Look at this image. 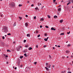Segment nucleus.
<instances>
[{"instance_id": "14", "label": "nucleus", "mask_w": 73, "mask_h": 73, "mask_svg": "<svg viewBox=\"0 0 73 73\" xmlns=\"http://www.w3.org/2000/svg\"><path fill=\"white\" fill-rule=\"evenodd\" d=\"M45 68L46 69V70H49V68H48L46 67H45Z\"/></svg>"}, {"instance_id": "55", "label": "nucleus", "mask_w": 73, "mask_h": 73, "mask_svg": "<svg viewBox=\"0 0 73 73\" xmlns=\"http://www.w3.org/2000/svg\"><path fill=\"white\" fill-rule=\"evenodd\" d=\"M67 34H68V35H69V32H68Z\"/></svg>"}, {"instance_id": "28", "label": "nucleus", "mask_w": 73, "mask_h": 73, "mask_svg": "<svg viewBox=\"0 0 73 73\" xmlns=\"http://www.w3.org/2000/svg\"><path fill=\"white\" fill-rule=\"evenodd\" d=\"M54 29V28H53V27H52V28H51V29L53 31Z\"/></svg>"}, {"instance_id": "36", "label": "nucleus", "mask_w": 73, "mask_h": 73, "mask_svg": "<svg viewBox=\"0 0 73 73\" xmlns=\"http://www.w3.org/2000/svg\"><path fill=\"white\" fill-rule=\"evenodd\" d=\"M43 47L44 48H45V47H46V45H44V46Z\"/></svg>"}, {"instance_id": "37", "label": "nucleus", "mask_w": 73, "mask_h": 73, "mask_svg": "<svg viewBox=\"0 0 73 73\" xmlns=\"http://www.w3.org/2000/svg\"><path fill=\"white\" fill-rule=\"evenodd\" d=\"M36 19V16L34 17V19Z\"/></svg>"}, {"instance_id": "41", "label": "nucleus", "mask_w": 73, "mask_h": 73, "mask_svg": "<svg viewBox=\"0 0 73 73\" xmlns=\"http://www.w3.org/2000/svg\"><path fill=\"white\" fill-rule=\"evenodd\" d=\"M53 2L54 3V2H55V1H56V0H53Z\"/></svg>"}, {"instance_id": "27", "label": "nucleus", "mask_w": 73, "mask_h": 73, "mask_svg": "<svg viewBox=\"0 0 73 73\" xmlns=\"http://www.w3.org/2000/svg\"><path fill=\"white\" fill-rule=\"evenodd\" d=\"M19 19H20V20H21L22 19V18L20 17H19Z\"/></svg>"}, {"instance_id": "46", "label": "nucleus", "mask_w": 73, "mask_h": 73, "mask_svg": "<svg viewBox=\"0 0 73 73\" xmlns=\"http://www.w3.org/2000/svg\"><path fill=\"white\" fill-rule=\"evenodd\" d=\"M68 73H71V72L69 71L68 72Z\"/></svg>"}, {"instance_id": "57", "label": "nucleus", "mask_w": 73, "mask_h": 73, "mask_svg": "<svg viewBox=\"0 0 73 73\" xmlns=\"http://www.w3.org/2000/svg\"><path fill=\"white\" fill-rule=\"evenodd\" d=\"M1 17H3V15H1Z\"/></svg>"}, {"instance_id": "11", "label": "nucleus", "mask_w": 73, "mask_h": 73, "mask_svg": "<svg viewBox=\"0 0 73 73\" xmlns=\"http://www.w3.org/2000/svg\"><path fill=\"white\" fill-rule=\"evenodd\" d=\"M16 23H15L13 24V27H15V26H16Z\"/></svg>"}, {"instance_id": "35", "label": "nucleus", "mask_w": 73, "mask_h": 73, "mask_svg": "<svg viewBox=\"0 0 73 73\" xmlns=\"http://www.w3.org/2000/svg\"><path fill=\"white\" fill-rule=\"evenodd\" d=\"M40 35H39L37 37H40Z\"/></svg>"}, {"instance_id": "17", "label": "nucleus", "mask_w": 73, "mask_h": 73, "mask_svg": "<svg viewBox=\"0 0 73 73\" xmlns=\"http://www.w3.org/2000/svg\"><path fill=\"white\" fill-rule=\"evenodd\" d=\"M70 44H68L67 45V46H68V47H70Z\"/></svg>"}, {"instance_id": "45", "label": "nucleus", "mask_w": 73, "mask_h": 73, "mask_svg": "<svg viewBox=\"0 0 73 73\" xmlns=\"http://www.w3.org/2000/svg\"><path fill=\"white\" fill-rule=\"evenodd\" d=\"M36 48H38V46L37 45H36Z\"/></svg>"}, {"instance_id": "34", "label": "nucleus", "mask_w": 73, "mask_h": 73, "mask_svg": "<svg viewBox=\"0 0 73 73\" xmlns=\"http://www.w3.org/2000/svg\"><path fill=\"white\" fill-rule=\"evenodd\" d=\"M44 36H47V34H46V33L45 34Z\"/></svg>"}, {"instance_id": "39", "label": "nucleus", "mask_w": 73, "mask_h": 73, "mask_svg": "<svg viewBox=\"0 0 73 73\" xmlns=\"http://www.w3.org/2000/svg\"><path fill=\"white\" fill-rule=\"evenodd\" d=\"M7 35H11V34H10V33H8L7 34Z\"/></svg>"}, {"instance_id": "25", "label": "nucleus", "mask_w": 73, "mask_h": 73, "mask_svg": "<svg viewBox=\"0 0 73 73\" xmlns=\"http://www.w3.org/2000/svg\"><path fill=\"white\" fill-rule=\"evenodd\" d=\"M64 35V33H62L60 34V35Z\"/></svg>"}, {"instance_id": "15", "label": "nucleus", "mask_w": 73, "mask_h": 73, "mask_svg": "<svg viewBox=\"0 0 73 73\" xmlns=\"http://www.w3.org/2000/svg\"><path fill=\"white\" fill-rule=\"evenodd\" d=\"M31 49H32V47L29 48V50H31Z\"/></svg>"}, {"instance_id": "9", "label": "nucleus", "mask_w": 73, "mask_h": 73, "mask_svg": "<svg viewBox=\"0 0 73 73\" xmlns=\"http://www.w3.org/2000/svg\"><path fill=\"white\" fill-rule=\"evenodd\" d=\"M44 40L45 41H48V39L46 38H44Z\"/></svg>"}, {"instance_id": "58", "label": "nucleus", "mask_w": 73, "mask_h": 73, "mask_svg": "<svg viewBox=\"0 0 73 73\" xmlns=\"http://www.w3.org/2000/svg\"><path fill=\"white\" fill-rule=\"evenodd\" d=\"M67 58H69V56H67Z\"/></svg>"}, {"instance_id": "52", "label": "nucleus", "mask_w": 73, "mask_h": 73, "mask_svg": "<svg viewBox=\"0 0 73 73\" xmlns=\"http://www.w3.org/2000/svg\"><path fill=\"white\" fill-rule=\"evenodd\" d=\"M20 48H22V46H20Z\"/></svg>"}, {"instance_id": "4", "label": "nucleus", "mask_w": 73, "mask_h": 73, "mask_svg": "<svg viewBox=\"0 0 73 73\" xmlns=\"http://www.w3.org/2000/svg\"><path fill=\"white\" fill-rule=\"evenodd\" d=\"M20 47H19V48H16V49L17 50V51H19V50H20Z\"/></svg>"}, {"instance_id": "10", "label": "nucleus", "mask_w": 73, "mask_h": 73, "mask_svg": "<svg viewBox=\"0 0 73 73\" xmlns=\"http://www.w3.org/2000/svg\"><path fill=\"white\" fill-rule=\"evenodd\" d=\"M70 2H73V0H68Z\"/></svg>"}, {"instance_id": "60", "label": "nucleus", "mask_w": 73, "mask_h": 73, "mask_svg": "<svg viewBox=\"0 0 73 73\" xmlns=\"http://www.w3.org/2000/svg\"><path fill=\"white\" fill-rule=\"evenodd\" d=\"M58 7H61V5H59Z\"/></svg>"}, {"instance_id": "47", "label": "nucleus", "mask_w": 73, "mask_h": 73, "mask_svg": "<svg viewBox=\"0 0 73 73\" xmlns=\"http://www.w3.org/2000/svg\"><path fill=\"white\" fill-rule=\"evenodd\" d=\"M42 26H40V28H42Z\"/></svg>"}, {"instance_id": "26", "label": "nucleus", "mask_w": 73, "mask_h": 73, "mask_svg": "<svg viewBox=\"0 0 73 73\" xmlns=\"http://www.w3.org/2000/svg\"><path fill=\"white\" fill-rule=\"evenodd\" d=\"M36 33H38V31H36Z\"/></svg>"}, {"instance_id": "49", "label": "nucleus", "mask_w": 73, "mask_h": 73, "mask_svg": "<svg viewBox=\"0 0 73 73\" xmlns=\"http://www.w3.org/2000/svg\"><path fill=\"white\" fill-rule=\"evenodd\" d=\"M26 42V40H24V42Z\"/></svg>"}, {"instance_id": "33", "label": "nucleus", "mask_w": 73, "mask_h": 73, "mask_svg": "<svg viewBox=\"0 0 73 73\" xmlns=\"http://www.w3.org/2000/svg\"><path fill=\"white\" fill-rule=\"evenodd\" d=\"M2 38H3V39H4V38H5V37H4V36H3L2 37Z\"/></svg>"}, {"instance_id": "5", "label": "nucleus", "mask_w": 73, "mask_h": 73, "mask_svg": "<svg viewBox=\"0 0 73 73\" xmlns=\"http://www.w3.org/2000/svg\"><path fill=\"white\" fill-rule=\"evenodd\" d=\"M20 63V60H18L17 62V64H18V65H19Z\"/></svg>"}, {"instance_id": "59", "label": "nucleus", "mask_w": 73, "mask_h": 73, "mask_svg": "<svg viewBox=\"0 0 73 73\" xmlns=\"http://www.w3.org/2000/svg\"><path fill=\"white\" fill-rule=\"evenodd\" d=\"M5 37H6V36H7V35H5Z\"/></svg>"}, {"instance_id": "56", "label": "nucleus", "mask_w": 73, "mask_h": 73, "mask_svg": "<svg viewBox=\"0 0 73 73\" xmlns=\"http://www.w3.org/2000/svg\"><path fill=\"white\" fill-rule=\"evenodd\" d=\"M46 73H50V72H46Z\"/></svg>"}, {"instance_id": "62", "label": "nucleus", "mask_w": 73, "mask_h": 73, "mask_svg": "<svg viewBox=\"0 0 73 73\" xmlns=\"http://www.w3.org/2000/svg\"><path fill=\"white\" fill-rule=\"evenodd\" d=\"M55 46H57V45H55Z\"/></svg>"}, {"instance_id": "16", "label": "nucleus", "mask_w": 73, "mask_h": 73, "mask_svg": "<svg viewBox=\"0 0 73 73\" xmlns=\"http://www.w3.org/2000/svg\"><path fill=\"white\" fill-rule=\"evenodd\" d=\"M66 52L67 53H69V51H66Z\"/></svg>"}, {"instance_id": "6", "label": "nucleus", "mask_w": 73, "mask_h": 73, "mask_svg": "<svg viewBox=\"0 0 73 73\" xmlns=\"http://www.w3.org/2000/svg\"><path fill=\"white\" fill-rule=\"evenodd\" d=\"M27 37H30L31 36V35H30V34H28L27 35Z\"/></svg>"}, {"instance_id": "1", "label": "nucleus", "mask_w": 73, "mask_h": 73, "mask_svg": "<svg viewBox=\"0 0 73 73\" xmlns=\"http://www.w3.org/2000/svg\"><path fill=\"white\" fill-rule=\"evenodd\" d=\"M2 31L3 32H5L6 33V32H8V29H7V27H3V28L2 30Z\"/></svg>"}, {"instance_id": "20", "label": "nucleus", "mask_w": 73, "mask_h": 73, "mask_svg": "<svg viewBox=\"0 0 73 73\" xmlns=\"http://www.w3.org/2000/svg\"><path fill=\"white\" fill-rule=\"evenodd\" d=\"M70 2H71L69 1V2H68V3H67V5H69V4H70V3H71Z\"/></svg>"}, {"instance_id": "51", "label": "nucleus", "mask_w": 73, "mask_h": 73, "mask_svg": "<svg viewBox=\"0 0 73 73\" xmlns=\"http://www.w3.org/2000/svg\"><path fill=\"white\" fill-rule=\"evenodd\" d=\"M53 49H55V48L54 47H53Z\"/></svg>"}, {"instance_id": "18", "label": "nucleus", "mask_w": 73, "mask_h": 73, "mask_svg": "<svg viewBox=\"0 0 73 73\" xmlns=\"http://www.w3.org/2000/svg\"><path fill=\"white\" fill-rule=\"evenodd\" d=\"M44 20V19L43 18H41L40 19V21H43Z\"/></svg>"}, {"instance_id": "21", "label": "nucleus", "mask_w": 73, "mask_h": 73, "mask_svg": "<svg viewBox=\"0 0 73 73\" xmlns=\"http://www.w3.org/2000/svg\"><path fill=\"white\" fill-rule=\"evenodd\" d=\"M23 56H20V58H21H21H23Z\"/></svg>"}, {"instance_id": "38", "label": "nucleus", "mask_w": 73, "mask_h": 73, "mask_svg": "<svg viewBox=\"0 0 73 73\" xmlns=\"http://www.w3.org/2000/svg\"><path fill=\"white\" fill-rule=\"evenodd\" d=\"M31 7H33V6H34V5L32 4L31 5Z\"/></svg>"}, {"instance_id": "23", "label": "nucleus", "mask_w": 73, "mask_h": 73, "mask_svg": "<svg viewBox=\"0 0 73 73\" xmlns=\"http://www.w3.org/2000/svg\"><path fill=\"white\" fill-rule=\"evenodd\" d=\"M54 18H57V17L56 16H54Z\"/></svg>"}, {"instance_id": "44", "label": "nucleus", "mask_w": 73, "mask_h": 73, "mask_svg": "<svg viewBox=\"0 0 73 73\" xmlns=\"http://www.w3.org/2000/svg\"><path fill=\"white\" fill-rule=\"evenodd\" d=\"M8 57V55H6V56H5V57Z\"/></svg>"}, {"instance_id": "53", "label": "nucleus", "mask_w": 73, "mask_h": 73, "mask_svg": "<svg viewBox=\"0 0 73 73\" xmlns=\"http://www.w3.org/2000/svg\"><path fill=\"white\" fill-rule=\"evenodd\" d=\"M48 38H49V37H47L46 39L48 40Z\"/></svg>"}, {"instance_id": "29", "label": "nucleus", "mask_w": 73, "mask_h": 73, "mask_svg": "<svg viewBox=\"0 0 73 73\" xmlns=\"http://www.w3.org/2000/svg\"><path fill=\"white\" fill-rule=\"evenodd\" d=\"M61 73H65V71H62Z\"/></svg>"}, {"instance_id": "50", "label": "nucleus", "mask_w": 73, "mask_h": 73, "mask_svg": "<svg viewBox=\"0 0 73 73\" xmlns=\"http://www.w3.org/2000/svg\"><path fill=\"white\" fill-rule=\"evenodd\" d=\"M15 70L17 69V67H15Z\"/></svg>"}, {"instance_id": "64", "label": "nucleus", "mask_w": 73, "mask_h": 73, "mask_svg": "<svg viewBox=\"0 0 73 73\" xmlns=\"http://www.w3.org/2000/svg\"><path fill=\"white\" fill-rule=\"evenodd\" d=\"M68 33H69V34L70 33V31H69V32H68Z\"/></svg>"}, {"instance_id": "22", "label": "nucleus", "mask_w": 73, "mask_h": 73, "mask_svg": "<svg viewBox=\"0 0 73 73\" xmlns=\"http://www.w3.org/2000/svg\"><path fill=\"white\" fill-rule=\"evenodd\" d=\"M19 7H22L23 6V5H19Z\"/></svg>"}, {"instance_id": "42", "label": "nucleus", "mask_w": 73, "mask_h": 73, "mask_svg": "<svg viewBox=\"0 0 73 73\" xmlns=\"http://www.w3.org/2000/svg\"><path fill=\"white\" fill-rule=\"evenodd\" d=\"M26 17H28V15H25Z\"/></svg>"}, {"instance_id": "3", "label": "nucleus", "mask_w": 73, "mask_h": 73, "mask_svg": "<svg viewBox=\"0 0 73 73\" xmlns=\"http://www.w3.org/2000/svg\"><path fill=\"white\" fill-rule=\"evenodd\" d=\"M25 26H26V27H27L28 26V24L27 23H25Z\"/></svg>"}, {"instance_id": "8", "label": "nucleus", "mask_w": 73, "mask_h": 73, "mask_svg": "<svg viewBox=\"0 0 73 73\" xmlns=\"http://www.w3.org/2000/svg\"><path fill=\"white\" fill-rule=\"evenodd\" d=\"M63 21V20H60V23H62Z\"/></svg>"}, {"instance_id": "40", "label": "nucleus", "mask_w": 73, "mask_h": 73, "mask_svg": "<svg viewBox=\"0 0 73 73\" xmlns=\"http://www.w3.org/2000/svg\"><path fill=\"white\" fill-rule=\"evenodd\" d=\"M53 31H56V29H53Z\"/></svg>"}, {"instance_id": "30", "label": "nucleus", "mask_w": 73, "mask_h": 73, "mask_svg": "<svg viewBox=\"0 0 73 73\" xmlns=\"http://www.w3.org/2000/svg\"><path fill=\"white\" fill-rule=\"evenodd\" d=\"M7 52H10L11 51L9 50H7Z\"/></svg>"}, {"instance_id": "63", "label": "nucleus", "mask_w": 73, "mask_h": 73, "mask_svg": "<svg viewBox=\"0 0 73 73\" xmlns=\"http://www.w3.org/2000/svg\"><path fill=\"white\" fill-rule=\"evenodd\" d=\"M68 33H69V34L70 33V31H69V32H68Z\"/></svg>"}, {"instance_id": "13", "label": "nucleus", "mask_w": 73, "mask_h": 73, "mask_svg": "<svg viewBox=\"0 0 73 73\" xmlns=\"http://www.w3.org/2000/svg\"><path fill=\"white\" fill-rule=\"evenodd\" d=\"M29 46V45H25V47H26V48H28V47Z\"/></svg>"}, {"instance_id": "19", "label": "nucleus", "mask_w": 73, "mask_h": 73, "mask_svg": "<svg viewBox=\"0 0 73 73\" xmlns=\"http://www.w3.org/2000/svg\"><path fill=\"white\" fill-rule=\"evenodd\" d=\"M24 56H25V57H27V54L25 53L24 54Z\"/></svg>"}, {"instance_id": "7", "label": "nucleus", "mask_w": 73, "mask_h": 73, "mask_svg": "<svg viewBox=\"0 0 73 73\" xmlns=\"http://www.w3.org/2000/svg\"><path fill=\"white\" fill-rule=\"evenodd\" d=\"M61 8H59L58 9V11H61Z\"/></svg>"}, {"instance_id": "24", "label": "nucleus", "mask_w": 73, "mask_h": 73, "mask_svg": "<svg viewBox=\"0 0 73 73\" xmlns=\"http://www.w3.org/2000/svg\"><path fill=\"white\" fill-rule=\"evenodd\" d=\"M45 27L46 28H49V27H48V26H46Z\"/></svg>"}, {"instance_id": "61", "label": "nucleus", "mask_w": 73, "mask_h": 73, "mask_svg": "<svg viewBox=\"0 0 73 73\" xmlns=\"http://www.w3.org/2000/svg\"><path fill=\"white\" fill-rule=\"evenodd\" d=\"M40 5H41V3H40Z\"/></svg>"}, {"instance_id": "31", "label": "nucleus", "mask_w": 73, "mask_h": 73, "mask_svg": "<svg viewBox=\"0 0 73 73\" xmlns=\"http://www.w3.org/2000/svg\"><path fill=\"white\" fill-rule=\"evenodd\" d=\"M27 50H24V53H26V52H27Z\"/></svg>"}, {"instance_id": "12", "label": "nucleus", "mask_w": 73, "mask_h": 73, "mask_svg": "<svg viewBox=\"0 0 73 73\" xmlns=\"http://www.w3.org/2000/svg\"><path fill=\"white\" fill-rule=\"evenodd\" d=\"M47 16L48 17V19H50V16L49 15H48Z\"/></svg>"}, {"instance_id": "32", "label": "nucleus", "mask_w": 73, "mask_h": 73, "mask_svg": "<svg viewBox=\"0 0 73 73\" xmlns=\"http://www.w3.org/2000/svg\"><path fill=\"white\" fill-rule=\"evenodd\" d=\"M38 9V7H36V8H35V9H36V10L37 9H37Z\"/></svg>"}, {"instance_id": "48", "label": "nucleus", "mask_w": 73, "mask_h": 73, "mask_svg": "<svg viewBox=\"0 0 73 73\" xmlns=\"http://www.w3.org/2000/svg\"><path fill=\"white\" fill-rule=\"evenodd\" d=\"M34 64H37V62H34Z\"/></svg>"}, {"instance_id": "43", "label": "nucleus", "mask_w": 73, "mask_h": 73, "mask_svg": "<svg viewBox=\"0 0 73 73\" xmlns=\"http://www.w3.org/2000/svg\"><path fill=\"white\" fill-rule=\"evenodd\" d=\"M59 48H60V45H58L57 46Z\"/></svg>"}, {"instance_id": "54", "label": "nucleus", "mask_w": 73, "mask_h": 73, "mask_svg": "<svg viewBox=\"0 0 73 73\" xmlns=\"http://www.w3.org/2000/svg\"><path fill=\"white\" fill-rule=\"evenodd\" d=\"M21 67H22V66H23V65H21Z\"/></svg>"}, {"instance_id": "2", "label": "nucleus", "mask_w": 73, "mask_h": 73, "mask_svg": "<svg viewBox=\"0 0 73 73\" xmlns=\"http://www.w3.org/2000/svg\"><path fill=\"white\" fill-rule=\"evenodd\" d=\"M46 67H47V68H50L51 66V65L48 63H46Z\"/></svg>"}]
</instances>
